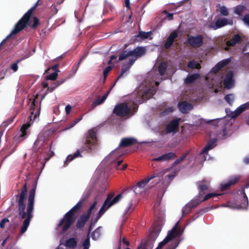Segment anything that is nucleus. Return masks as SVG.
Instances as JSON below:
<instances>
[{"instance_id": "nucleus-19", "label": "nucleus", "mask_w": 249, "mask_h": 249, "mask_svg": "<svg viewBox=\"0 0 249 249\" xmlns=\"http://www.w3.org/2000/svg\"><path fill=\"white\" fill-rule=\"evenodd\" d=\"M197 184L199 195H202V193L205 191H209L210 183L208 181L203 179L197 182Z\"/></svg>"}, {"instance_id": "nucleus-10", "label": "nucleus", "mask_w": 249, "mask_h": 249, "mask_svg": "<svg viewBox=\"0 0 249 249\" xmlns=\"http://www.w3.org/2000/svg\"><path fill=\"white\" fill-rule=\"evenodd\" d=\"M113 113L117 116L126 117L131 113V108L127 103H121L117 105L114 108Z\"/></svg>"}, {"instance_id": "nucleus-64", "label": "nucleus", "mask_w": 249, "mask_h": 249, "mask_svg": "<svg viewBox=\"0 0 249 249\" xmlns=\"http://www.w3.org/2000/svg\"><path fill=\"white\" fill-rule=\"evenodd\" d=\"M71 109V107L70 105H68L66 106L65 107V111L66 114H69L70 113Z\"/></svg>"}, {"instance_id": "nucleus-17", "label": "nucleus", "mask_w": 249, "mask_h": 249, "mask_svg": "<svg viewBox=\"0 0 249 249\" xmlns=\"http://www.w3.org/2000/svg\"><path fill=\"white\" fill-rule=\"evenodd\" d=\"M178 36V35L177 31H174L172 32L166 39L164 44V48L166 49H169L173 45L175 40Z\"/></svg>"}, {"instance_id": "nucleus-20", "label": "nucleus", "mask_w": 249, "mask_h": 249, "mask_svg": "<svg viewBox=\"0 0 249 249\" xmlns=\"http://www.w3.org/2000/svg\"><path fill=\"white\" fill-rule=\"evenodd\" d=\"M178 107L179 110L184 113H187L188 111L191 110L193 107L191 104L186 101L179 102L178 104Z\"/></svg>"}, {"instance_id": "nucleus-34", "label": "nucleus", "mask_w": 249, "mask_h": 249, "mask_svg": "<svg viewBox=\"0 0 249 249\" xmlns=\"http://www.w3.org/2000/svg\"><path fill=\"white\" fill-rule=\"evenodd\" d=\"M101 228V226H99L92 232L91 237L93 240H96L100 237L101 235L100 229Z\"/></svg>"}, {"instance_id": "nucleus-7", "label": "nucleus", "mask_w": 249, "mask_h": 249, "mask_svg": "<svg viewBox=\"0 0 249 249\" xmlns=\"http://www.w3.org/2000/svg\"><path fill=\"white\" fill-rule=\"evenodd\" d=\"M27 190V183H25L23 186L21 191L18 196L19 198L17 200L18 204V214L21 216L22 219L25 218L26 216V213L25 212L26 206L25 201L26 199Z\"/></svg>"}, {"instance_id": "nucleus-2", "label": "nucleus", "mask_w": 249, "mask_h": 249, "mask_svg": "<svg viewBox=\"0 0 249 249\" xmlns=\"http://www.w3.org/2000/svg\"><path fill=\"white\" fill-rule=\"evenodd\" d=\"M146 53V49L144 47H137L133 50L127 51V50H123L120 52L119 55V60L122 61L129 56H133L130 58L126 64H124L122 67L121 74L119 75L116 81L114 84V86L121 77L127 71L129 70L131 66L133 65L136 60L139 57L144 55Z\"/></svg>"}, {"instance_id": "nucleus-45", "label": "nucleus", "mask_w": 249, "mask_h": 249, "mask_svg": "<svg viewBox=\"0 0 249 249\" xmlns=\"http://www.w3.org/2000/svg\"><path fill=\"white\" fill-rule=\"evenodd\" d=\"M219 12L223 16H228L229 14L228 9L224 6L220 7Z\"/></svg>"}, {"instance_id": "nucleus-24", "label": "nucleus", "mask_w": 249, "mask_h": 249, "mask_svg": "<svg viewBox=\"0 0 249 249\" xmlns=\"http://www.w3.org/2000/svg\"><path fill=\"white\" fill-rule=\"evenodd\" d=\"M242 39L239 34L235 35L231 39L226 42L228 47L234 46L236 44L240 43Z\"/></svg>"}, {"instance_id": "nucleus-5", "label": "nucleus", "mask_w": 249, "mask_h": 249, "mask_svg": "<svg viewBox=\"0 0 249 249\" xmlns=\"http://www.w3.org/2000/svg\"><path fill=\"white\" fill-rule=\"evenodd\" d=\"M31 16L27 13H25L22 17L15 24L11 33L7 36L6 38L15 36L23 30L27 26L30 25V20Z\"/></svg>"}, {"instance_id": "nucleus-51", "label": "nucleus", "mask_w": 249, "mask_h": 249, "mask_svg": "<svg viewBox=\"0 0 249 249\" xmlns=\"http://www.w3.org/2000/svg\"><path fill=\"white\" fill-rule=\"evenodd\" d=\"M230 62V59H226L220 61L217 63L220 68L222 69L224 66H226Z\"/></svg>"}, {"instance_id": "nucleus-27", "label": "nucleus", "mask_w": 249, "mask_h": 249, "mask_svg": "<svg viewBox=\"0 0 249 249\" xmlns=\"http://www.w3.org/2000/svg\"><path fill=\"white\" fill-rule=\"evenodd\" d=\"M30 124L29 123L23 124L20 128V131L21 134L19 135L18 139L19 141L23 140L25 137L27 135V130L30 127Z\"/></svg>"}, {"instance_id": "nucleus-62", "label": "nucleus", "mask_w": 249, "mask_h": 249, "mask_svg": "<svg viewBox=\"0 0 249 249\" xmlns=\"http://www.w3.org/2000/svg\"><path fill=\"white\" fill-rule=\"evenodd\" d=\"M243 21L248 25L249 26V14H246L244 16L243 18Z\"/></svg>"}, {"instance_id": "nucleus-47", "label": "nucleus", "mask_w": 249, "mask_h": 249, "mask_svg": "<svg viewBox=\"0 0 249 249\" xmlns=\"http://www.w3.org/2000/svg\"><path fill=\"white\" fill-rule=\"evenodd\" d=\"M58 76V73L56 71H54V72L47 75L46 76V79L47 80H55Z\"/></svg>"}, {"instance_id": "nucleus-25", "label": "nucleus", "mask_w": 249, "mask_h": 249, "mask_svg": "<svg viewBox=\"0 0 249 249\" xmlns=\"http://www.w3.org/2000/svg\"><path fill=\"white\" fill-rule=\"evenodd\" d=\"M216 139H213L209 142H208L206 145L202 149L201 153L204 154L206 153L209 150L213 149L215 146V143L216 142Z\"/></svg>"}, {"instance_id": "nucleus-9", "label": "nucleus", "mask_w": 249, "mask_h": 249, "mask_svg": "<svg viewBox=\"0 0 249 249\" xmlns=\"http://www.w3.org/2000/svg\"><path fill=\"white\" fill-rule=\"evenodd\" d=\"M165 173V171H162L160 172H155L150 177H148L146 178H145L142 180L139 181L135 186L133 187V191L135 193V194H137L140 193V191L137 190V189H143L145 186L149 182V181L157 177H162L163 176Z\"/></svg>"}, {"instance_id": "nucleus-41", "label": "nucleus", "mask_w": 249, "mask_h": 249, "mask_svg": "<svg viewBox=\"0 0 249 249\" xmlns=\"http://www.w3.org/2000/svg\"><path fill=\"white\" fill-rule=\"evenodd\" d=\"M90 245V237H89V235H87L86 238L82 243L83 249H89Z\"/></svg>"}, {"instance_id": "nucleus-13", "label": "nucleus", "mask_w": 249, "mask_h": 249, "mask_svg": "<svg viewBox=\"0 0 249 249\" xmlns=\"http://www.w3.org/2000/svg\"><path fill=\"white\" fill-rule=\"evenodd\" d=\"M187 42L189 45L194 48H199L203 44V37L201 35L190 36L187 38Z\"/></svg>"}, {"instance_id": "nucleus-56", "label": "nucleus", "mask_w": 249, "mask_h": 249, "mask_svg": "<svg viewBox=\"0 0 249 249\" xmlns=\"http://www.w3.org/2000/svg\"><path fill=\"white\" fill-rule=\"evenodd\" d=\"M82 119V116L80 117L79 118H76L73 121L71 122L70 123V126L69 128L72 127L74 126L76 124L79 122Z\"/></svg>"}, {"instance_id": "nucleus-55", "label": "nucleus", "mask_w": 249, "mask_h": 249, "mask_svg": "<svg viewBox=\"0 0 249 249\" xmlns=\"http://www.w3.org/2000/svg\"><path fill=\"white\" fill-rule=\"evenodd\" d=\"M39 24V21L37 18L34 17L33 24L31 25V28L32 29H36L37 26Z\"/></svg>"}, {"instance_id": "nucleus-54", "label": "nucleus", "mask_w": 249, "mask_h": 249, "mask_svg": "<svg viewBox=\"0 0 249 249\" xmlns=\"http://www.w3.org/2000/svg\"><path fill=\"white\" fill-rule=\"evenodd\" d=\"M40 0H38L35 5L32 7L31 8L29 9L26 13H27L29 15H30L31 16H32L33 14V12L36 9L37 6L39 5V1Z\"/></svg>"}, {"instance_id": "nucleus-18", "label": "nucleus", "mask_w": 249, "mask_h": 249, "mask_svg": "<svg viewBox=\"0 0 249 249\" xmlns=\"http://www.w3.org/2000/svg\"><path fill=\"white\" fill-rule=\"evenodd\" d=\"M37 97L38 95H36L32 103V107L30 109L32 115L30 116L31 121H34L37 116H39L40 113V108L38 109L36 108V99L37 98Z\"/></svg>"}, {"instance_id": "nucleus-48", "label": "nucleus", "mask_w": 249, "mask_h": 249, "mask_svg": "<svg viewBox=\"0 0 249 249\" xmlns=\"http://www.w3.org/2000/svg\"><path fill=\"white\" fill-rule=\"evenodd\" d=\"M179 244V242L174 241L172 242L166 249H175Z\"/></svg>"}, {"instance_id": "nucleus-26", "label": "nucleus", "mask_w": 249, "mask_h": 249, "mask_svg": "<svg viewBox=\"0 0 249 249\" xmlns=\"http://www.w3.org/2000/svg\"><path fill=\"white\" fill-rule=\"evenodd\" d=\"M161 227L160 225H155L153 228L150 234V237L155 240L159 235L161 231Z\"/></svg>"}, {"instance_id": "nucleus-38", "label": "nucleus", "mask_w": 249, "mask_h": 249, "mask_svg": "<svg viewBox=\"0 0 249 249\" xmlns=\"http://www.w3.org/2000/svg\"><path fill=\"white\" fill-rule=\"evenodd\" d=\"M162 156L164 161L169 160L177 157L176 154L172 152L163 154Z\"/></svg>"}, {"instance_id": "nucleus-12", "label": "nucleus", "mask_w": 249, "mask_h": 249, "mask_svg": "<svg viewBox=\"0 0 249 249\" xmlns=\"http://www.w3.org/2000/svg\"><path fill=\"white\" fill-rule=\"evenodd\" d=\"M233 24V20L231 19H228L225 18H219L215 21L214 22H213L210 24L208 27L211 28L214 30H217V29L221 28L226 25Z\"/></svg>"}, {"instance_id": "nucleus-60", "label": "nucleus", "mask_w": 249, "mask_h": 249, "mask_svg": "<svg viewBox=\"0 0 249 249\" xmlns=\"http://www.w3.org/2000/svg\"><path fill=\"white\" fill-rule=\"evenodd\" d=\"M173 111V109L172 107H168L167 108L165 109L161 113V115H164L166 114H168L170 112Z\"/></svg>"}, {"instance_id": "nucleus-1", "label": "nucleus", "mask_w": 249, "mask_h": 249, "mask_svg": "<svg viewBox=\"0 0 249 249\" xmlns=\"http://www.w3.org/2000/svg\"><path fill=\"white\" fill-rule=\"evenodd\" d=\"M98 142L97 133L94 128L89 129L85 134L81 142L80 147L73 154H70L67 157L64 161V166H67L68 163L78 157H82L81 153L86 152L90 153L95 151L97 148Z\"/></svg>"}, {"instance_id": "nucleus-22", "label": "nucleus", "mask_w": 249, "mask_h": 249, "mask_svg": "<svg viewBox=\"0 0 249 249\" xmlns=\"http://www.w3.org/2000/svg\"><path fill=\"white\" fill-rule=\"evenodd\" d=\"M113 196L114 195L112 194H109L107 195V197L109 196L110 198L109 201L108 202L107 208H110L114 204L118 202L123 197L122 194L117 195L114 198H113Z\"/></svg>"}, {"instance_id": "nucleus-49", "label": "nucleus", "mask_w": 249, "mask_h": 249, "mask_svg": "<svg viewBox=\"0 0 249 249\" xmlns=\"http://www.w3.org/2000/svg\"><path fill=\"white\" fill-rule=\"evenodd\" d=\"M201 201H202V200L200 201L199 199H196L191 200L188 204L193 208L197 206Z\"/></svg>"}, {"instance_id": "nucleus-21", "label": "nucleus", "mask_w": 249, "mask_h": 249, "mask_svg": "<svg viewBox=\"0 0 249 249\" xmlns=\"http://www.w3.org/2000/svg\"><path fill=\"white\" fill-rule=\"evenodd\" d=\"M156 91L152 89H148L145 90L142 94V102L146 101L150 99L155 94Z\"/></svg>"}, {"instance_id": "nucleus-33", "label": "nucleus", "mask_w": 249, "mask_h": 249, "mask_svg": "<svg viewBox=\"0 0 249 249\" xmlns=\"http://www.w3.org/2000/svg\"><path fill=\"white\" fill-rule=\"evenodd\" d=\"M167 68V64L166 62H161L159 66L158 71L161 75H163L165 73L166 70Z\"/></svg>"}, {"instance_id": "nucleus-35", "label": "nucleus", "mask_w": 249, "mask_h": 249, "mask_svg": "<svg viewBox=\"0 0 249 249\" xmlns=\"http://www.w3.org/2000/svg\"><path fill=\"white\" fill-rule=\"evenodd\" d=\"M44 143V141L36 140L34 143V146L33 147L34 151L35 152H38L39 151L40 149L41 148L40 146L43 144Z\"/></svg>"}, {"instance_id": "nucleus-42", "label": "nucleus", "mask_w": 249, "mask_h": 249, "mask_svg": "<svg viewBox=\"0 0 249 249\" xmlns=\"http://www.w3.org/2000/svg\"><path fill=\"white\" fill-rule=\"evenodd\" d=\"M99 219L95 217V218H92L90 221V226L89 228V233L88 235H89L90 232L92 230V229L95 226L96 223L98 222Z\"/></svg>"}, {"instance_id": "nucleus-52", "label": "nucleus", "mask_w": 249, "mask_h": 249, "mask_svg": "<svg viewBox=\"0 0 249 249\" xmlns=\"http://www.w3.org/2000/svg\"><path fill=\"white\" fill-rule=\"evenodd\" d=\"M220 194H216V193H210L207 195H206L205 197H204L203 199L202 200V201H206L209 198L213 197V196H220Z\"/></svg>"}, {"instance_id": "nucleus-23", "label": "nucleus", "mask_w": 249, "mask_h": 249, "mask_svg": "<svg viewBox=\"0 0 249 249\" xmlns=\"http://www.w3.org/2000/svg\"><path fill=\"white\" fill-rule=\"evenodd\" d=\"M114 85H113L110 88V89L107 92V93L104 94V95L101 98L99 96L97 99L95 100L93 104H92V106L93 107H96L98 105H100L101 104H102L104 102V101L106 100V99L107 98L108 95H109L110 92V90H111V89H112V88L113 87Z\"/></svg>"}, {"instance_id": "nucleus-14", "label": "nucleus", "mask_w": 249, "mask_h": 249, "mask_svg": "<svg viewBox=\"0 0 249 249\" xmlns=\"http://www.w3.org/2000/svg\"><path fill=\"white\" fill-rule=\"evenodd\" d=\"M180 119H175L170 121L166 125L165 132L167 134L170 133H176L178 129L179 121Z\"/></svg>"}, {"instance_id": "nucleus-30", "label": "nucleus", "mask_w": 249, "mask_h": 249, "mask_svg": "<svg viewBox=\"0 0 249 249\" xmlns=\"http://www.w3.org/2000/svg\"><path fill=\"white\" fill-rule=\"evenodd\" d=\"M249 109V101L241 105L235 110V116H237L245 110Z\"/></svg>"}, {"instance_id": "nucleus-11", "label": "nucleus", "mask_w": 249, "mask_h": 249, "mask_svg": "<svg viewBox=\"0 0 249 249\" xmlns=\"http://www.w3.org/2000/svg\"><path fill=\"white\" fill-rule=\"evenodd\" d=\"M178 224L170 231L165 238L160 242L156 249H161L169 241L175 238L179 234V231L177 228Z\"/></svg>"}, {"instance_id": "nucleus-31", "label": "nucleus", "mask_w": 249, "mask_h": 249, "mask_svg": "<svg viewBox=\"0 0 249 249\" xmlns=\"http://www.w3.org/2000/svg\"><path fill=\"white\" fill-rule=\"evenodd\" d=\"M65 245L70 248L74 249L77 245V241L74 238H70L66 241Z\"/></svg>"}, {"instance_id": "nucleus-8", "label": "nucleus", "mask_w": 249, "mask_h": 249, "mask_svg": "<svg viewBox=\"0 0 249 249\" xmlns=\"http://www.w3.org/2000/svg\"><path fill=\"white\" fill-rule=\"evenodd\" d=\"M137 142V141L135 139L133 138H123L119 145L118 147L113 151L109 156V159L111 162H114L115 161L114 159L116 158L117 159L120 156L118 155L117 154L118 149L119 147H126L128 146H131Z\"/></svg>"}, {"instance_id": "nucleus-29", "label": "nucleus", "mask_w": 249, "mask_h": 249, "mask_svg": "<svg viewBox=\"0 0 249 249\" xmlns=\"http://www.w3.org/2000/svg\"><path fill=\"white\" fill-rule=\"evenodd\" d=\"M199 74L196 73L189 75L185 78V83L186 84H190L199 78Z\"/></svg>"}, {"instance_id": "nucleus-44", "label": "nucleus", "mask_w": 249, "mask_h": 249, "mask_svg": "<svg viewBox=\"0 0 249 249\" xmlns=\"http://www.w3.org/2000/svg\"><path fill=\"white\" fill-rule=\"evenodd\" d=\"M224 99L230 105H231L234 100L233 94H229L226 95L224 97Z\"/></svg>"}, {"instance_id": "nucleus-53", "label": "nucleus", "mask_w": 249, "mask_h": 249, "mask_svg": "<svg viewBox=\"0 0 249 249\" xmlns=\"http://www.w3.org/2000/svg\"><path fill=\"white\" fill-rule=\"evenodd\" d=\"M151 34L150 32H140L139 34V36L142 38H147Z\"/></svg>"}, {"instance_id": "nucleus-37", "label": "nucleus", "mask_w": 249, "mask_h": 249, "mask_svg": "<svg viewBox=\"0 0 249 249\" xmlns=\"http://www.w3.org/2000/svg\"><path fill=\"white\" fill-rule=\"evenodd\" d=\"M187 66L191 69H200L201 67L200 64L196 63L194 60L190 61Z\"/></svg>"}, {"instance_id": "nucleus-59", "label": "nucleus", "mask_w": 249, "mask_h": 249, "mask_svg": "<svg viewBox=\"0 0 249 249\" xmlns=\"http://www.w3.org/2000/svg\"><path fill=\"white\" fill-rule=\"evenodd\" d=\"M112 69V67L111 66H107L104 70V72H103V74H104V77L106 78L109 72Z\"/></svg>"}, {"instance_id": "nucleus-57", "label": "nucleus", "mask_w": 249, "mask_h": 249, "mask_svg": "<svg viewBox=\"0 0 249 249\" xmlns=\"http://www.w3.org/2000/svg\"><path fill=\"white\" fill-rule=\"evenodd\" d=\"M9 222V220L7 218L2 219L0 222V227L1 228H4L5 227V224Z\"/></svg>"}, {"instance_id": "nucleus-4", "label": "nucleus", "mask_w": 249, "mask_h": 249, "mask_svg": "<svg viewBox=\"0 0 249 249\" xmlns=\"http://www.w3.org/2000/svg\"><path fill=\"white\" fill-rule=\"evenodd\" d=\"M37 180H35L32 185V189L29 192L28 199V204L27 208L26 218L24 220L23 225L21 227L20 233H24L27 230L30 224V221L33 217L32 213L34 206V199L35 196L36 191L37 187Z\"/></svg>"}, {"instance_id": "nucleus-50", "label": "nucleus", "mask_w": 249, "mask_h": 249, "mask_svg": "<svg viewBox=\"0 0 249 249\" xmlns=\"http://www.w3.org/2000/svg\"><path fill=\"white\" fill-rule=\"evenodd\" d=\"M187 155H188V153H184L181 157H180L179 158L177 159L175 161L174 164L175 165L178 164L180 162H181L182 160H183L186 158Z\"/></svg>"}, {"instance_id": "nucleus-32", "label": "nucleus", "mask_w": 249, "mask_h": 249, "mask_svg": "<svg viewBox=\"0 0 249 249\" xmlns=\"http://www.w3.org/2000/svg\"><path fill=\"white\" fill-rule=\"evenodd\" d=\"M246 7L244 5H238L236 6L234 9V13L237 15L238 16L241 17L242 16L243 12L245 11Z\"/></svg>"}, {"instance_id": "nucleus-28", "label": "nucleus", "mask_w": 249, "mask_h": 249, "mask_svg": "<svg viewBox=\"0 0 249 249\" xmlns=\"http://www.w3.org/2000/svg\"><path fill=\"white\" fill-rule=\"evenodd\" d=\"M88 220L89 219L85 216V215L82 214L77 221L76 227L78 229L83 228Z\"/></svg>"}, {"instance_id": "nucleus-58", "label": "nucleus", "mask_w": 249, "mask_h": 249, "mask_svg": "<svg viewBox=\"0 0 249 249\" xmlns=\"http://www.w3.org/2000/svg\"><path fill=\"white\" fill-rule=\"evenodd\" d=\"M19 62V60H18L17 62L13 64L11 66V69L14 71V72H16L18 71V63Z\"/></svg>"}, {"instance_id": "nucleus-3", "label": "nucleus", "mask_w": 249, "mask_h": 249, "mask_svg": "<svg viewBox=\"0 0 249 249\" xmlns=\"http://www.w3.org/2000/svg\"><path fill=\"white\" fill-rule=\"evenodd\" d=\"M83 204L81 201H79L68 212L65 213L63 218L61 219L57 225V228H59L64 225L62 227V232L66 231L74 223L76 218L75 214L81 210Z\"/></svg>"}, {"instance_id": "nucleus-46", "label": "nucleus", "mask_w": 249, "mask_h": 249, "mask_svg": "<svg viewBox=\"0 0 249 249\" xmlns=\"http://www.w3.org/2000/svg\"><path fill=\"white\" fill-rule=\"evenodd\" d=\"M91 191L90 190H89L85 192L81 199L80 201H81L83 203L84 202V201L87 200L90 196L91 195Z\"/></svg>"}, {"instance_id": "nucleus-16", "label": "nucleus", "mask_w": 249, "mask_h": 249, "mask_svg": "<svg viewBox=\"0 0 249 249\" xmlns=\"http://www.w3.org/2000/svg\"><path fill=\"white\" fill-rule=\"evenodd\" d=\"M233 77V73L232 71H229L226 75L223 81V84L226 89H230L233 87L234 85Z\"/></svg>"}, {"instance_id": "nucleus-61", "label": "nucleus", "mask_w": 249, "mask_h": 249, "mask_svg": "<svg viewBox=\"0 0 249 249\" xmlns=\"http://www.w3.org/2000/svg\"><path fill=\"white\" fill-rule=\"evenodd\" d=\"M59 66V65L58 64H56L54 65H53V67H52L51 68H48V70H46V72H48V71H49L50 69L54 70L55 71H57V72L58 71H59L58 70Z\"/></svg>"}, {"instance_id": "nucleus-15", "label": "nucleus", "mask_w": 249, "mask_h": 249, "mask_svg": "<svg viewBox=\"0 0 249 249\" xmlns=\"http://www.w3.org/2000/svg\"><path fill=\"white\" fill-rule=\"evenodd\" d=\"M241 178V176L236 175L230 177L228 181L225 183L220 184V188L222 191H226L230 188V187L239 182Z\"/></svg>"}, {"instance_id": "nucleus-39", "label": "nucleus", "mask_w": 249, "mask_h": 249, "mask_svg": "<svg viewBox=\"0 0 249 249\" xmlns=\"http://www.w3.org/2000/svg\"><path fill=\"white\" fill-rule=\"evenodd\" d=\"M134 207H133L132 200H130L127 206L126 207L124 211L125 214H129L131 213L134 210Z\"/></svg>"}, {"instance_id": "nucleus-36", "label": "nucleus", "mask_w": 249, "mask_h": 249, "mask_svg": "<svg viewBox=\"0 0 249 249\" xmlns=\"http://www.w3.org/2000/svg\"><path fill=\"white\" fill-rule=\"evenodd\" d=\"M110 199V198L109 196L106 198L99 212L104 214L105 212L109 208H107V206L108 205V202L109 201Z\"/></svg>"}, {"instance_id": "nucleus-40", "label": "nucleus", "mask_w": 249, "mask_h": 249, "mask_svg": "<svg viewBox=\"0 0 249 249\" xmlns=\"http://www.w3.org/2000/svg\"><path fill=\"white\" fill-rule=\"evenodd\" d=\"M192 208H193L190 206V204L187 203L182 209V216H184L189 213L191 212Z\"/></svg>"}, {"instance_id": "nucleus-6", "label": "nucleus", "mask_w": 249, "mask_h": 249, "mask_svg": "<svg viewBox=\"0 0 249 249\" xmlns=\"http://www.w3.org/2000/svg\"><path fill=\"white\" fill-rule=\"evenodd\" d=\"M27 190V183H25L23 186L21 191L18 196L19 198L17 200L18 204V214L21 216L22 219L25 218L26 216V213L25 212L26 206L25 201L26 199Z\"/></svg>"}, {"instance_id": "nucleus-43", "label": "nucleus", "mask_w": 249, "mask_h": 249, "mask_svg": "<svg viewBox=\"0 0 249 249\" xmlns=\"http://www.w3.org/2000/svg\"><path fill=\"white\" fill-rule=\"evenodd\" d=\"M248 205H249V201L247 200V204H246V201L245 202V200H243V199H242L241 203L237 206V208L238 209H246L248 208Z\"/></svg>"}, {"instance_id": "nucleus-63", "label": "nucleus", "mask_w": 249, "mask_h": 249, "mask_svg": "<svg viewBox=\"0 0 249 249\" xmlns=\"http://www.w3.org/2000/svg\"><path fill=\"white\" fill-rule=\"evenodd\" d=\"M221 69L220 68L219 65L217 64L213 69L212 71L214 73L218 72Z\"/></svg>"}]
</instances>
